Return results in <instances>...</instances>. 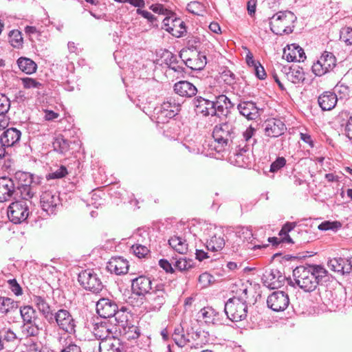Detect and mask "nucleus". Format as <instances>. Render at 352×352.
I'll return each instance as SVG.
<instances>
[{
  "mask_svg": "<svg viewBox=\"0 0 352 352\" xmlns=\"http://www.w3.org/2000/svg\"><path fill=\"white\" fill-rule=\"evenodd\" d=\"M123 345L120 339L111 336L100 341L99 344L100 352H122Z\"/></svg>",
  "mask_w": 352,
  "mask_h": 352,
  "instance_id": "nucleus-27",
  "label": "nucleus"
},
{
  "mask_svg": "<svg viewBox=\"0 0 352 352\" xmlns=\"http://www.w3.org/2000/svg\"><path fill=\"white\" fill-rule=\"evenodd\" d=\"M253 236L252 231L248 228H242L236 231L232 236L234 240L232 249L236 252L245 241H249Z\"/></svg>",
  "mask_w": 352,
  "mask_h": 352,
  "instance_id": "nucleus-28",
  "label": "nucleus"
},
{
  "mask_svg": "<svg viewBox=\"0 0 352 352\" xmlns=\"http://www.w3.org/2000/svg\"><path fill=\"white\" fill-rule=\"evenodd\" d=\"M10 42L14 47H19L22 45L23 38L21 32L17 30L10 31L9 33Z\"/></svg>",
  "mask_w": 352,
  "mask_h": 352,
  "instance_id": "nucleus-47",
  "label": "nucleus"
},
{
  "mask_svg": "<svg viewBox=\"0 0 352 352\" xmlns=\"http://www.w3.org/2000/svg\"><path fill=\"white\" fill-rule=\"evenodd\" d=\"M107 269L111 273L117 275L124 274L128 272L129 264L122 257L112 258L107 265Z\"/></svg>",
  "mask_w": 352,
  "mask_h": 352,
  "instance_id": "nucleus-26",
  "label": "nucleus"
},
{
  "mask_svg": "<svg viewBox=\"0 0 352 352\" xmlns=\"http://www.w3.org/2000/svg\"><path fill=\"white\" fill-rule=\"evenodd\" d=\"M214 109L216 110V113L214 116L220 117L221 116H226L228 113L230 108H225L223 104L217 103V101H214Z\"/></svg>",
  "mask_w": 352,
  "mask_h": 352,
  "instance_id": "nucleus-57",
  "label": "nucleus"
},
{
  "mask_svg": "<svg viewBox=\"0 0 352 352\" xmlns=\"http://www.w3.org/2000/svg\"><path fill=\"white\" fill-rule=\"evenodd\" d=\"M54 149L60 153H64L68 151L69 144L68 141L62 135L57 136L52 142Z\"/></svg>",
  "mask_w": 352,
  "mask_h": 352,
  "instance_id": "nucleus-39",
  "label": "nucleus"
},
{
  "mask_svg": "<svg viewBox=\"0 0 352 352\" xmlns=\"http://www.w3.org/2000/svg\"><path fill=\"white\" fill-rule=\"evenodd\" d=\"M186 9L189 12L197 16H203L206 12L204 4L195 1L188 3Z\"/></svg>",
  "mask_w": 352,
  "mask_h": 352,
  "instance_id": "nucleus-43",
  "label": "nucleus"
},
{
  "mask_svg": "<svg viewBox=\"0 0 352 352\" xmlns=\"http://www.w3.org/2000/svg\"><path fill=\"white\" fill-rule=\"evenodd\" d=\"M296 222H287L286 223L282 228L281 230L280 231L279 234L280 236L283 234H287L288 232L292 231L296 226Z\"/></svg>",
  "mask_w": 352,
  "mask_h": 352,
  "instance_id": "nucleus-60",
  "label": "nucleus"
},
{
  "mask_svg": "<svg viewBox=\"0 0 352 352\" xmlns=\"http://www.w3.org/2000/svg\"><path fill=\"white\" fill-rule=\"evenodd\" d=\"M173 89L175 94L186 98H192L198 91L196 86L187 80H181L175 83Z\"/></svg>",
  "mask_w": 352,
  "mask_h": 352,
  "instance_id": "nucleus-24",
  "label": "nucleus"
},
{
  "mask_svg": "<svg viewBox=\"0 0 352 352\" xmlns=\"http://www.w3.org/2000/svg\"><path fill=\"white\" fill-rule=\"evenodd\" d=\"M16 194L15 183L12 178L0 177V202L8 201Z\"/></svg>",
  "mask_w": 352,
  "mask_h": 352,
  "instance_id": "nucleus-19",
  "label": "nucleus"
},
{
  "mask_svg": "<svg viewBox=\"0 0 352 352\" xmlns=\"http://www.w3.org/2000/svg\"><path fill=\"white\" fill-rule=\"evenodd\" d=\"M1 336L3 337V341H6L8 342H14L18 339L16 334L10 329L4 330L2 332V336Z\"/></svg>",
  "mask_w": 352,
  "mask_h": 352,
  "instance_id": "nucleus-55",
  "label": "nucleus"
},
{
  "mask_svg": "<svg viewBox=\"0 0 352 352\" xmlns=\"http://www.w3.org/2000/svg\"><path fill=\"white\" fill-rule=\"evenodd\" d=\"M20 314L23 324L37 323L38 318L35 309L31 306H24L20 308Z\"/></svg>",
  "mask_w": 352,
  "mask_h": 352,
  "instance_id": "nucleus-33",
  "label": "nucleus"
},
{
  "mask_svg": "<svg viewBox=\"0 0 352 352\" xmlns=\"http://www.w3.org/2000/svg\"><path fill=\"white\" fill-rule=\"evenodd\" d=\"M10 108V99L0 93V113H7Z\"/></svg>",
  "mask_w": 352,
  "mask_h": 352,
  "instance_id": "nucleus-53",
  "label": "nucleus"
},
{
  "mask_svg": "<svg viewBox=\"0 0 352 352\" xmlns=\"http://www.w3.org/2000/svg\"><path fill=\"white\" fill-rule=\"evenodd\" d=\"M61 352H81V350L76 344H71L62 350Z\"/></svg>",
  "mask_w": 352,
  "mask_h": 352,
  "instance_id": "nucleus-64",
  "label": "nucleus"
},
{
  "mask_svg": "<svg viewBox=\"0 0 352 352\" xmlns=\"http://www.w3.org/2000/svg\"><path fill=\"white\" fill-rule=\"evenodd\" d=\"M15 307V302L10 298H0V313L7 314Z\"/></svg>",
  "mask_w": 352,
  "mask_h": 352,
  "instance_id": "nucleus-45",
  "label": "nucleus"
},
{
  "mask_svg": "<svg viewBox=\"0 0 352 352\" xmlns=\"http://www.w3.org/2000/svg\"><path fill=\"white\" fill-rule=\"evenodd\" d=\"M137 14L142 16L144 18L146 19L148 21L151 23V25L153 27H157V18L151 12L146 10H142L140 8H138L136 10Z\"/></svg>",
  "mask_w": 352,
  "mask_h": 352,
  "instance_id": "nucleus-51",
  "label": "nucleus"
},
{
  "mask_svg": "<svg viewBox=\"0 0 352 352\" xmlns=\"http://www.w3.org/2000/svg\"><path fill=\"white\" fill-rule=\"evenodd\" d=\"M21 329L23 336L25 338H29L37 336L40 333L41 328L38 323H28L23 324Z\"/></svg>",
  "mask_w": 352,
  "mask_h": 352,
  "instance_id": "nucleus-35",
  "label": "nucleus"
},
{
  "mask_svg": "<svg viewBox=\"0 0 352 352\" xmlns=\"http://www.w3.org/2000/svg\"><path fill=\"white\" fill-rule=\"evenodd\" d=\"M200 314L205 322L214 323V317L217 312L213 308L210 307H204L200 310Z\"/></svg>",
  "mask_w": 352,
  "mask_h": 352,
  "instance_id": "nucleus-44",
  "label": "nucleus"
},
{
  "mask_svg": "<svg viewBox=\"0 0 352 352\" xmlns=\"http://www.w3.org/2000/svg\"><path fill=\"white\" fill-rule=\"evenodd\" d=\"M283 58L288 62H300L306 58L305 52L302 48L296 44H292L288 46V49H284Z\"/></svg>",
  "mask_w": 352,
  "mask_h": 352,
  "instance_id": "nucleus-25",
  "label": "nucleus"
},
{
  "mask_svg": "<svg viewBox=\"0 0 352 352\" xmlns=\"http://www.w3.org/2000/svg\"><path fill=\"white\" fill-rule=\"evenodd\" d=\"M286 164V160L283 157H278L273 162L270 166V172L275 173L285 166Z\"/></svg>",
  "mask_w": 352,
  "mask_h": 352,
  "instance_id": "nucleus-54",
  "label": "nucleus"
},
{
  "mask_svg": "<svg viewBox=\"0 0 352 352\" xmlns=\"http://www.w3.org/2000/svg\"><path fill=\"white\" fill-rule=\"evenodd\" d=\"M254 72L256 77L261 80H263L266 76V73L264 69V67L259 63L256 66L253 67Z\"/></svg>",
  "mask_w": 352,
  "mask_h": 352,
  "instance_id": "nucleus-59",
  "label": "nucleus"
},
{
  "mask_svg": "<svg viewBox=\"0 0 352 352\" xmlns=\"http://www.w3.org/2000/svg\"><path fill=\"white\" fill-rule=\"evenodd\" d=\"M289 71L286 73L287 78L292 82L297 84L304 80L305 76L302 68H289Z\"/></svg>",
  "mask_w": 352,
  "mask_h": 352,
  "instance_id": "nucleus-36",
  "label": "nucleus"
},
{
  "mask_svg": "<svg viewBox=\"0 0 352 352\" xmlns=\"http://www.w3.org/2000/svg\"><path fill=\"white\" fill-rule=\"evenodd\" d=\"M19 69L27 74H32L36 71L37 65L32 59L26 57H21L17 60Z\"/></svg>",
  "mask_w": 352,
  "mask_h": 352,
  "instance_id": "nucleus-34",
  "label": "nucleus"
},
{
  "mask_svg": "<svg viewBox=\"0 0 352 352\" xmlns=\"http://www.w3.org/2000/svg\"><path fill=\"white\" fill-rule=\"evenodd\" d=\"M22 85L25 89H41L43 87V84L34 78L25 77L21 78Z\"/></svg>",
  "mask_w": 352,
  "mask_h": 352,
  "instance_id": "nucleus-48",
  "label": "nucleus"
},
{
  "mask_svg": "<svg viewBox=\"0 0 352 352\" xmlns=\"http://www.w3.org/2000/svg\"><path fill=\"white\" fill-rule=\"evenodd\" d=\"M222 235V232L220 230H219V233L214 232L210 235V239L206 241L208 250L217 252L223 249L226 242Z\"/></svg>",
  "mask_w": 352,
  "mask_h": 352,
  "instance_id": "nucleus-30",
  "label": "nucleus"
},
{
  "mask_svg": "<svg viewBox=\"0 0 352 352\" xmlns=\"http://www.w3.org/2000/svg\"><path fill=\"white\" fill-rule=\"evenodd\" d=\"M212 137L217 144L214 146V150L218 153L237 146L236 131L230 123L223 122L216 125L212 131Z\"/></svg>",
  "mask_w": 352,
  "mask_h": 352,
  "instance_id": "nucleus-3",
  "label": "nucleus"
},
{
  "mask_svg": "<svg viewBox=\"0 0 352 352\" xmlns=\"http://www.w3.org/2000/svg\"><path fill=\"white\" fill-rule=\"evenodd\" d=\"M155 119L157 123H165L168 121V120L173 118L175 116H174L173 113H171L170 111H168L167 109H162L160 107L158 109H155Z\"/></svg>",
  "mask_w": 352,
  "mask_h": 352,
  "instance_id": "nucleus-40",
  "label": "nucleus"
},
{
  "mask_svg": "<svg viewBox=\"0 0 352 352\" xmlns=\"http://www.w3.org/2000/svg\"><path fill=\"white\" fill-rule=\"evenodd\" d=\"M256 133L254 128L249 126L242 133L240 141L237 140V146L236 148H239V151L246 152L249 150L250 146H254L256 140L254 138V135Z\"/></svg>",
  "mask_w": 352,
  "mask_h": 352,
  "instance_id": "nucleus-22",
  "label": "nucleus"
},
{
  "mask_svg": "<svg viewBox=\"0 0 352 352\" xmlns=\"http://www.w3.org/2000/svg\"><path fill=\"white\" fill-rule=\"evenodd\" d=\"M161 107L162 109H165V110L167 109L168 111H170L171 113H173L174 116H176L181 109L180 104L176 102L175 99L171 97L167 98L162 104Z\"/></svg>",
  "mask_w": 352,
  "mask_h": 352,
  "instance_id": "nucleus-42",
  "label": "nucleus"
},
{
  "mask_svg": "<svg viewBox=\"0 0 352 352\" xmlns=\"http://www.w3.org/2000/svg\"><path fill=\"white\" fill-rule=\"evenodd\" d=\"M206 63V56L202 52H199L196 58H188L185 62V65L192 70H201Z\"/></svg>",
  "mask_w": 352,
  "mask_h": 352,
  "instance_id": "nucleus-32",
  "label": "nucleus"
},
{
  "mask_svg": "<svg viewBox=\"0 0 352 352\" xmlns=\"http://www.w3.org/2000/svg\"><path fill=\"white\" fill-rule=\"evenodd\" d=\"M327 274V270L320 265H300L293 270L295 283L306 292L314 291Z\"/></svg>",
  "mask_w": 352,
  "mask_h": 352,
  "instance_id": "nucleus-1",
  "label": "nucleus"
},
{
  "mask_svg": "<svg viewBox=\"0 0 352 352\" xmlns=\"http://www.w3.org/2000/svg\"><path fill=\"white\" fill-rule=\"evenodd\" d=\"M175 250L182 254H186L188 251V244L186 240L182 239L181 243L176 247Z\"/></svg>",
  "mask_w": 352,
  "mask_h": 352,
  "instance_id": "nucleus-63",
  "label": "nucleus"
},
{
  "mask_svg": "<svg viewBox=\"0 0 352 352\" xmlns=\"http://www.w3.org/2000/svg\"><path fill=\"white\" fill-rule=\"evenodd\" d=\"M21 137V132L16 128H9L1 136L0 143L3 146L10 147L17 144Z\"/></svg>",
  "mask_w": 352,
  "mask_h": 352,
  "instance_id": "nucleus-23",
  "label": "nucleus"
},
{
  "mask_svg": "<svg viewBox=\"0 0 352 352\" xmlns=\"http://www.w3.org/2000/svg\"><path fill=\"white\" fill-rule=\"evenodd\" d=\"M12 179L15 183L16 195L25 200L33 198L41 185L40 177L28 172L17 171Z\"/></svg>",
  "mask_w": 352,
  "mask_h": 352,
  "instance_id": "nucleus-2",
  "label": "nucleus"
},
{
  "mask_svg": "<svg viewBox=\"0 0 352 352\" xmlns=\"http://www.w3.org/2000/svg\"><path fill=\"white\" fill-rule=\"evenodd\" d=\"M68 174L67 170L65 166H61L55 171L49 173L46 178L47 179H61Z\"/></svg>",
  "mask_w": 352,
  "mask_h": 352,
  "instance_id": "nucleus-50",
  "label": "nucleus"
},
{
  "mask_svg": "<svg viewBox=\"0 0 352 352\" xmlns=\"http://www.w3.org/2000/svg\"><path fill=\"white\" fill-rule=\"evenodd\" d=\"M237 109L240 114L249 120H256L260 116L259 109L252 101H241L237 105Z\"/></svg>",
  "mask_w": 352,
  "mask_h": 352,
  "instance_id": "nucleus-21",
  "label": "nucleus"
},
{
  "mask_svg": "<svg viewBox=\"0 0 352 352\" xmlns=\"http://www.w3.org/2000/svg\"><path fill=\"white\" fill-rule=\"evenodd\" d=\"M174 266L180 271L187 270L192 267V261H187L185 258H179L175 261Z\"/></svg>",
  "mask_w": 352,
  "mask_h": 352,
  "instance_id": "nucleus-52",
  "label": "nucleus"
},
{
  "mask_svg": "<svg viewBox=\"0 0 352 352\" xmlns=\"http://www.w3.org/2000/svg\"><path fill=\"white\" fill-rule=\"evenodd\" d=\"M25 199L12 202L8 208V217L13 223L25 221L30 214L29 206Z\"/></svg>",
  "mask_w": 352,
  "mask_h": 352,
  "instance_id": "nucleus-8",
  "label": "nucleus"
},
{
  "mask_svg": "<svg viewBox=\"0 0 352 352\" xmlns=\"http://www.w3.org/2000/svg\"><path fill=\"white\" fill-rule=\"evenodd\" d=\"M78 280L87 290L98 293L103 288L102 283L98 274L92 270H86L78 274Z\"/></svg>",
  "mask_w": 352,
  "mask_h": 352,
  "instance_id": "nucleus-9",
  "label": "nucleus"
},
{
  "mask_svg": "<svg viewBox=\"0 0 352 352\" xmlns=\"http://www.w3.org/2000/svg\"><path fill=\"white\" fill-rule=\"evenodd\" d=\"M212 276L208 273H203L199 277V281L204 287L207 286L211 281Z\"/></svg>",
  "mask_w": 352,
  "mask_h": 352,
  "instance_id": "nucleus-62",
  "label": "nucleus"
},
{
  "mask_svg": "<svg viewBox=\"0 0 352 352\" xmlns=\"http://www.w3.org/2000/svg\"><path fill=\"white\" fill-rule=\"evenodd\" d=\"M54 316V318L60 329L70 334L75 332L74 320L67 310L59 309Z\"/></svg>",
  "mask_w": 352,
  "mask_h": 352,
  "instance_id": "nucleus-14",
  "label": "nucleus"
},
{
  "mask_svg": "<svg viewBox=\"0 0 352 352\" xmlns=\"http://www.w3.org/2000/svg\"><path fill=\"white\" fill-rule=\"evenodd\" d=\"M342 224L339 221H325L322 222L318 226V228L322 231L327 230H333L337 231L340 228H341Z\"/></svg>",
  "mask_w": 352,
  "mask_h": 352,
  "instance_id": "nucleus-46",
  "label": "nucleus"
},
{
  "mask_svg": "<svg viewBox=\"0 0 352 352\" xmlns=\"http://www.w3.org/2000/svg\"><path fill=\"white\" fill-rule=\"evenodd\" d=\"M286 131L285 124L280 120L272 119L265 122V135L270 138H278L284 134Z\"/></svg>",
  "mask_w": 352,
  "mask_h": 352,
  "instance_id": "nucleus-20",
  "label": "nucleus"
},
{
  "mask_svg": "<svg viewBox=\"0 0 352 352\" xmlns=\"http://www.w3.org/2000/svg\"><path fill=\"white\" fill-rule=\"evenodd\" d=\"M217 103L222 104L225 107V108H232L234 107V104L230 101V100L225 95H219L216 96V100Z\"/></svg>",
  "mask_w": 352,
  "mask_h": 352,
  "instance_id": "nucleus-56",
  "label": "nucleus"
},
{
  "mask_svg": "<svg viewBox=\"0 0 352 352\" xmlns=\"http://www.w3.org/2000/svg\"><path fill=\"white\" fill-rule=\"evenodd\" d=\"M340 38L347 45H352V28H342L340 32Z\"/></svg>",
  "mask_w": 352,
  "mask_h": 352,
  "instance_id": "nucleus-49",
  "label": "nucleus"
},
{
  "mask_svg": "<svg viewBox=\"0 0 352 352\" xmlns=\"http://www.w3.org/2000/svg\"><path fill=\"white\" fill-rule=\"evenodd\" d=\"M172 338L175 344L179 347L184 346L189 342L188 338L184 333L183 328L181 327L175 329Z\"/></svg>",
  "mask_w": 352,
  "mask_h": 352,
  "instance_id": "nucleus-38",
  "label": "nucleus"
},
{
  "mask_svg": "<svg viewBox=\"0 0 352 352\" xmlns=\"http://www.w3.org/2000/svg\"><path fill=\"white\" fill-rule=\"evenodd\" d=\"M328 267L334 272H346L344 270L346 267L344 265V261L342 258H333L328 261Z\"/></svg>",
  "mask_w": 352,
  "mask_h": 352,
  "instance_id": "nucleus-41",
  "label": "nucleus"
},
{
  "mask_svg": "<svg viewBox=\"0 0 352 352\" xmlns=\"http://www.w3.org/2000/svg\"><path fill=\"white\" fill-rule=\"evenodd\" d=\"M336 65L335 56L329 52H324L320 58L313 64L312 72L318 76H322L331 71Z\"/></svg>",
  "mask_w": 352,
  "mask_h": 352,
  "instance_id": "nucleus-11",
  "label": "nucleus"
},
{
  "mask_svg": "<svg viewBox=\"0 0 352 352\" xmlns=\"http://www.w3.org/2000/svg\"><path fill=\"white\" fill-rule=\"evenodd\" d=\"M224 311L232 322L241 321L246 318L248 314V305L243 297H233L226 302Z\"/></svg>",
  "mask_w": 352,
  "mask_h": 352,
  "instance_id": "nucleus-6",
  "label": "nucleus"
},
{
  "mask_svg": "<svg viewBox=\"0 0 352 352\" xmlns=\"http://www.w3.org/2000/svg\"><path fill=\"white\" fill-rule=\"evenodd\" d=\"M263 283L271 289L281 287L286 280V277L277 269L266 270L262 277Z\"/></svg>",
  "mask_w": 352,
  "mask_h": 352,
  "instance_id": "nucleus-12",
  "label": "nucleus"
},
{
  "mask_svg": "<svg viewBox=\"0 0 352 352\" xmlns=\"http://www.w3.org/2000/svg\"><path fill=\"white\" fill-rule=\"evenodd\" d=\"M160 266L166 272H173V268L171 264L166 259H161L159 261Z\"/></svg>",
  "mask_w": 352,
  "mask_h": 352,
  "instance_id": "nucleus-61",
  "label": "nucleus"
},
{
  "mask_svg": "<svg viewBox=\"0 0 352 352\" xmlns=\"http://www.w3.org/2000/svg\"><path fill=\"white\" fill-rule=\"evenodd\" d=\"M32 301L43 316L50 320H52L53 314L51 311L50 306L46 300L40 296H34Z\"/></svg>",
  "mask_w": 352,
  "mask_h": 352,
  "instance_id": "nucleus-31",
  "label": "nucleus"
},
{
  "mask_svg": "<svg viewBox=\"0 0 352 352\" xmlns=\"http://www.w3.org/2000/svg\"><path fill=\"white\" fill-rule=\"evenodd\" d=\"M111 333V331L108 328L106 324L100 323L96 324L95 327L94 328V334L95 337L101 341H103L104 339L109 338V335Z\"/></svg>",
  "mask_w": 352,
  "mask_h": 352,
  "instance_id": "nucleus-37",
  "label": "nucleus"
},
{
  "mask_svg": "<svg viewBox=\"0 0 352 352\" xmlns=\"http://www.w3.org/2000/svg\"><path fill=\"white\" fill-rule=\"evenodd\" d=\"M267 304L268 307L274 311H283L289 304V296L282 291L274 292L268 296Z\"/></svg>",
  "mask_w": 352,
  "mask_h": 352,
  "instance_id": "nucleus-13",
  "label": "nucleus"
},
{
  "mask_svg": "<svg viewBox=\"0 0 352 352\" xmlns=\"http://www.w3.org/2000/svg\"><path fill=\"white\" fill-rule=\"evenodd\" d=\"M166 298V294L164 291V285H157L155 289H152L145 296V308L148 311H159L165 303Z\"/></svg>",
  "mask_w": 352,
  "mask_h": 352,
  "instance_id": "nucleus-10",
  "label": "nucleus"
},
{
  "mask_svg": "<svg viewBox=\"0 0 352 352\" xmlns=\"http://www.w3.org/2000/svg\"><path fill=\"white\" fill-rule=\"evenodd\" d=\"M8 283L9 285L11 290L16 295L22 294V289L20 287L19 284L17 283L16 279H10L8 280Z\"/></svg>",
  "mask_w": 352,
  "mask_h": 352,
  "instance_id": "nucleus-58",
  "label": "nucleus"
},
{
  "mask_svg": "<svg viewBox=\"0 0 352 352\" xmlns=\"http://www.w3.org/2000/svg\"><path fill=\"white\" fill-rule=\"evenodd\" d=\"M296 20V16L291 11L278 12L270 18V29L277 35L290 34L293 32L292 24Z\"/></svg>",
  "mask_w": 352,
  "mask_h": 352,
  "instance_id": "nucleus-5",
  "label": "nucleus"
},
{
  "mask_svg": "<svg viewBox=\"0 0 352 352\" xmlns=\"http://www.w3.org/2000/svg\"><path fill=\"white\" fill-rule=\"evenodd\" d=\"M144 235H147L145 231L138 230L132 236V239H135L137 243L133 244L131 249L133 253L140 258L145 257L149 252V250L146 246V239Z\"/></svg>",
  "mask_w": 352,
  "mask_h": 352,
  "instance_id": "nucleus-17",
  "label": "nucleus"
},
{
  "mask_svg": "<svg viewBox=\"0 0 352 352\" xmlns=\"http://www.w3.org/2000/svg\"><path fill=\"white\" fill-rule=\"evenodd\" d=\"M41 207L47 214H54L61 205L59 195L56 191L43 188L40 195Z\"/></svg>",
  "mask_w": 352,
  "mask_h": 352,
  "instance_id": "nucleus-7",
  "label": "nucleus"
},
{
  "mask_svg": "<svg viewBox=\"0 0 352 352\" xmlns=\"http://www.w3.org/2000/svg\"><path fill=\"white\" fill-rule=\"evenodd\" d=\"M195 111L197 115L200 114L203 116H213L216 113L214 109V101L206 99L201 96H197L193 100Z\"/></svg>",
  "mask_w": 352,
  "mask_h": 352,
  "instance_id": "nucleus-18",
  "label": "nucleus"
},
{
  "mask_svg": "<svg viewBox=\"0 0 352 352\" xmlns=\"http://www.w3.org/2000/svg\"><path fill=\"white\" fill-rule=\"evenodd\" d=\"M125 311V307L119 309L116 302L109 298H100L96 303V312L101 318L115 317V320L121 326H124L127 320Z\"/></svg>",
  "mask_w": 352,
  "mask_h": 352,
  "instance_id": "nucleus-4",
  "label": "nucleus"
},
{
  "mask_svg": "<svg viewBox=\"0 0 352 352\" xmlns=\"http://www.w3.org/2000/svg\"><path fill=\"white\" fill-rule=\"evenodd\" d=\"M162 28L177 38L183 36L186 32L185 23L179 18L166 17Z\"/></svg>",
  "mask_w": 352,
  "mask_h": 352,
  "instance_id": "nucleus-15",
  "label": "nucleus"
},
{
  "mask_svg": "<svg viewBox=\"0 0 352 352\" xmlns=\"http://www.w3.org/2000/svg\"><path fill=\"white\" fill-rule=\"evenodd\" d=\"M133 294L139 296H146L152 290V282L150 278L140 276L131 280Z\"/></svg>",
  "mask_w": 352,
  "mask_h": 352,
  "instance_id": "nucleus-16",
  "label": "nucleus"
},
{
  "mask_svg": "<svg viewBox=\"0 0 352 352\" xmlns=\"http://www.w3.org/2000/svg\"><path fill=\"white\" fill-rule=\"evenodd\" d=\"M318 102L323 111H330L336 105L338 98L333 92L325 91L318 97Z\"/></svg>",
  "mask_w": 352,
  "mask_h": 352,
  "instance_id": "nucleus-29",
  "label": "nucleus"
}]
</instances>
